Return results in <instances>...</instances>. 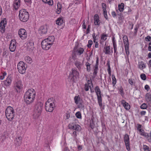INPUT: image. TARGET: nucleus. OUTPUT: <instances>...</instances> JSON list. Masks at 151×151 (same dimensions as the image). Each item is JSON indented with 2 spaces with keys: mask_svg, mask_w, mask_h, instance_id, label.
<instances>
[{
  "mask_svg": "<svg viewBox=\"0 0 151 151\" xmlns=\"http://www.w3.org/2000/svg\"><path fill=\"white\" fill-rule=\"evenodd\" d=\"M54 40L55 37L54 36H49L43 40L41 42L42 49L46 50H49L53 44Z\"/></svg>",
  "mask_w": 151,
  "mask_h": 151,
  "instance_id": "3",
  "label": "nucleus"
},
{
  "mask_svg": "<svg viewBox=\"0 0 151 151\" xmlns=\"http://www.w3.org/2000/svg\"><path fill=\"white\" fill-rule=\"evenodd\" d=\"M25 60L26 62L30 64L31 63L32 61V58L28 56H26L25 58Z\"/></svg>",
  "mask_w": 151,
  "mask_h": 151,
  "instance_id": "34",
  "label": "nucleus"
},
{
  "mask_svg": "<svg viewBox=\"0 0 151 151\" xmlns=\"http://www.w3.org/2000/svg\"><path fill=\"white\" fill-rule=\"evenodd\" d=\"M20 0H14L13 3V9L17 10L20 6Z\"/></svg>",
  "mask_w": 151,
  "mask_h": 151,
  "instance_id": "23",
  "label": "nucleus"
},
{
  "mask_svg": "<svg viewBox=\"0 0 151 151\" xmlns=\"http://www.w3.org/2000/svg\"><path fill=\"white\" fill-rule=\"evenodd\" d=\"M137 130L141 129L142 125L139 124H137Z\"/></svg>",
  "mask_w": 151,
  "mask_h": 151,
  "instance_id": "62",
  "label": "nucleus"
},
{
  "mask_svg": "<svg viewBox=\"0 0 151 151\" xmlns=\"http://www.w3.org/2000/svg\"><path fill=\"white\" fill-rule=\"evenodd\" d=\"M146 68V64L143 61L138 63V68L140 70H142Z\"/></svg>",
  "mask_w": 151,
  "mask_h": 151,
  "instance_id": "27",
  "label": "nucleus"
},
{
  "mask_svg": "<svg viewBox=\"0 0 151 151\" xmlns=\"http://www.w3.org/2000/svg\"><path fill=\"white\" fill-rule=\"evenodd\" d=\"M69 128L71 129H73L76 131H79L81 129V127L78 124L74 125L69 124Z\"/></svg>",
  "mask_w": 151,
  "mask_h": 151,
  "instance_id": "22",
  "label": "nucleus"
},
{
  "mask_svg": "<svg viewBox=\"0 0 151 151\" xmlns=\"http://www.w3.org/2000/svg\"><path fill=\"white\" fill-rule=\"evenodd\" d=\"M95 90L96 94L97 96L98 103L100 107H101L102 106V98L101 94L100 89L98 86H96L95 88Z\"/></svg>",
  "mask_w": 151,
  "mask_h": 151,
  "instance_id": "7",
  "label": "nucleus"
},
{
  "mask_svg": "<svg viewBox=\"0 0 151 151\" xmlns=\"http://www.w3.org/2000/svg\"><path fill=\"white\" fill-rule=\"evenodd\" d=\"M87 84H88V85L90 86L92 85V86L93 87V84L91 79L89 80L88 81L87 83Z\"/></svg>",
  "mask_w": 151,
  "mask_h": 151,
  "instance_id": "57",
  "label": "nucleus"
},
{
  "mask_svg": "<svg viewBox=\"0 0 151 151\" xmlns=\"http://www.w3.org/2000/svg\"><path fill=\"white\" fill-rule=\"evenodd\" d=\"M89 88H90L91 90V86L88 85L87 84H85V87H84V89L85 91H88L89 89Z\"/></svg>",
  "mask_w": 151,
  "mask_h": 151,
  "instance_id": "44",
  "label": "nucleus"
},
{
  "mask_svg": "<svg viewBox=\"0 0 151 151\" xmlns=\"http://www.w3.org/2000/svg\"><path fill=\"white\" fill-rule=\"evenodd\" d=\"M23 86L22 81L19 80L14 83V88L17 92L19 93L22 90Z\"/></svg>",
  "mask_w": 151,
  "mask_h": 151,
  "instance_id": "11",
  "label": "nucleus"
},
{
  "mask_svg": "<svg viewBox=\"0 0 151 151\" xmlns=\"http://www.w3.org/2000/svg\"><path fill=\"white\" fill-rule=\"evenodd\" d=\"M29 15L25 10L22 9L19 12V17L20 20L24 22H27L29 19Z\"/></svg>",
  "mask_w": 151,
  "mask_h": 151,
  "instance_id": "5",
  "label": "nucleus"
},
{
  "mask_svg": "<svg viewBox=\"0 0 151 151\" xmlns=\"http://www.w3.org/2000/svg\"><path fill=\"white\" fill-rule=\"evenodd\" d=\"M6 21L5 20H2L0 23V27L6 26Z\"/></svg>",
  "mask_w": 151,
  "mask_h": 151,
  "instance_id": "46",
  "label": "nucleus"
},
{
  "mask_svg": "<svg viewBox=\"0 0 151 151\" xmlns=\"http://www.w3.org/2000/svg\"><path fill=\"white\" fill-rule=\"evenodd\" d=\"M84 51L83 48H79L77 50L76 52L78 55H80L83 54Z\"/></svg>",
  "mask_w": 151,
  "mask_h": 151,
  "instance_id": "33",
  "label": "nucleus"
},
{
  "mask_svg": "<svg viewBox=\"0 0 151 151\" xmlns=\"http://www.w3.org/2000/svg\"><path fill=\"white\" fill-rule=\"evenodd\" d=\"M36 95V92L33 88L28 89L24 95V99L27 104H30L34 101Z\"/></svg>",
  "mask_w": 151,
  "mask_h": 151,
  "instance_id": "2",
  "label": "nucleus"
},
{
  "mask_svg": "<svg viewBox=\"0 0 151 151\" xmlns=\"http://www.w3.org/2000/svg\"><path fill=\"white\" fill-rule=\"evenodd\" d=\"M112 84L113 86L114 87L115 86V84L116 83V80L115 78V76L113 74L112 75Z\"/></svg>",
  "mask_w": 151,
  "mask_h": 151,
  "instance_id": "35",
  "label": "nucleus"
},
{
  "mask_svg": "<svg viewBox=\"0 0 151 151\" xmlns=\"http://www.w3.org/2000/svg\"><path fill=\"white\" fill-rule=\"evenodd\" d=\"M63 23V20L61 18H58L56 21V24L58 25H61Z\"/></svg>",
  "mask_w": 151,
  "mask_h": 151,
  "instance_id": "32",
  "label": "nucleus"
},
{
  "mask_svg": "<svg viewBox=\"0 0 151 151\" xmlns=\"http://www.w3.org/2000/svg\"><path fill=\"white\" fill-rule=\"evenodd\" d=\"M75 103L77 105L78 108H81L83 107L82 104V99L79 96H76L74 97Z\"/></svg>",
  "mask_w": 151,
  "mask_h": 151,
  "instance_id": "13",
  "label": "nucleus"
},
{
  "mask_svg": "<svg viewBox=\"0 0 151 151\" xmlns=\"http://www.w3.org/2000/svg\"><path fill=\"white\" fill-rule=\"evenodd\" d=\"M86 66V67L87 70L88 72H90L91 70L90 64L88 62H87L85 64Z\"/></svg>",
  "mask_w": 151,
  "mask_h": 151,
  "instance_id": "39",
  "label": "nucleus"
},
{
  "mask_svg": "<svg viewBox=\"0 0 151 151\" xmlns=\"http://www.w3.org/2000/svg\"><path fill=\"white\" fill-rule=\"evenodd\" d=\"M119 94L122 96H123L124 95V89L122 88L121 87L119 89Z\"/></svg>",
  "mask_w": 151,
  "mask_h": 151,
  "instance_id": "42",
  "label": "nucleus"
},
{
  "mask_svg": "<svg viewBox=\"0 0 151 151\" xmlns=\"http://www.w3.org/2000/svg\"><path fill=\"white\" fill-rule=\"evenodd\" d=\"M93 70V75L95 76H96L98 73V66H97V65H95Z\"/></svg>",
  "mask_w": 151,
  "mask_h": 151,
  "instance_id": "38",
  "label": "nucleus"
},
{
  "mask_svg": "<svg viewBox=\"0 0 151 151\" xmlns=\"http://www.w3.org/2000/svg\"><path fill=\"white\" fill-rule=\"evenodd\" d=\"M142 132L140 133V134L142 136H144L147 139L149 137V134L147 133H145L144 132L143 130H142Z\"/></svg>",
  "mask_w": 151,
  "mask_h": 151,
  "instance_id": "37",
  "label": "nucleus"
},
{
  "mask_svg": "<svg viewBox=\"0 0 151 151\" xmlns=\"http://www.w3.org/2000/svg\"><path fill=\"white\" fill-rule=\"evenodd\" d=\"M12 81V78L10 76H8L6 79L3 81L4 85L6 87L10 86Z\"/></svg>",
  "mask_w": 151,
  "mask_h": 151,
  "instance_id": "17",
  "label": "nucleus"
},
{
  "mask_svg": "<svg viewBox=\"0 0 151 151\" xmlns=\"http://www.w3.org/2000/svg\"><path fill=\"white\" fill-rule=\"evenodd\" d=\"M128 82L131 85L134 86L135 87H136L135 85V82H134L133 80H132V79H129L128 80Z\"/></svg>",
  "mask_w": 151,
  "mask_h": 151,
  "instance_id": "40",
  "label": "nucleus"
},
{
  "mask_svg": "<svg viewBox=\"0 0 151 151\" xmlns=\"http://www.w3.org/2000/svg\"><path fill=\"white\" fill-rule=\"evenodd\" d=\"M94 24L96 25H100L101 21L99 19V16L98 14H95L94 17Z\"/></svg>",
  "mask_w": 151,
  "mask_h": 151,
  "instance_id": "24",
  "label": "nucleus"
},
{
  "mask_svg": "<svg viewBox=\"0 0 151 151\" xmlns=\"http://www.w3.org/2000/svg\"><path fill=\"white\" fill-rule=\"evenodd\" d=\"M83 24L82 25V27H83V28L84 29H86V21L85 20H83Z\"/></svg>",
  "mask_w": 151,
  "mask_h": 151,
  "instance_id": "52",
  "label": "nucleus"
},
{
  "mask_svg": "<svg viewBox=\"0 0 151 151\" xmlns=\"http://www.w3.org/2000/svg\"><path fill=\"white\" fill-rule=\"evenodd\" d=\"M103 13L104 17L107 20L108 18L107 14V11H105V12H103Z\"/></svg>",
  "mask_w": 151,
  "mask_h": 151,
  "instance_id": "56",
  "label": "nucleus"
},
{
  "mask_svg": "<svg viewBox=\"0 0 151 151\" xmlns=\"http://www.w3.org/2000/svg\"><path fill=\"white\" fill-rule=\"evenodd\" d=\"M146 100L149 104H151V95L149 93H147L145 96Z\"/></svg>",
  "mask_w": 151,
  "mask_h": 151,
  "instance_id": "29",
  "label": "nucleus"
},
{
  "mask_svg": "<svg viewBox=\"0 0 151 151\" xmlns=\"http://www.w3.org/2000/svg\"><path fill=\"white\" fill-rule=\"evenodd\" d=\"M93 42L92 40H88V44L87 45V46L88 48H90L91 47V45H92Z\"/></svg>",
  "mask_w": 151,
  "mask_h": 151,
  "instance_id": "48",
  "label": "nucleus"
},
{
  "mask_svg": "<svg viewBox=\"0 0 151 151\" xmlns=\"http://www.w3.org/2000/svg\"><path fill=\"white\" fill-rule=\"evenodd\" d=\"M124 142L127 150L128 151L130 150L129 147V139L128 135L127 134H125L124 137Z\"/></svg>",
  "mask_w": 151,
  "mask_h": 151,
  "instance_id": "15",
  "label": "nucleus"
},
{
  "mask_svg": "<svg viewBox=\"0 0 151 151\" xmlns=\"http://www.w3.org/2000/svg\"><path fill=\"white\" fill-rule=\"evenodd\" d=\"M120 12H122L124 10V4L123 3H121L118 6Z\"/></svg>",
  "mask_w": 151,
  "mask_h": 151,
  "instance_id": "36",
  "label": "nucleus"
},
{
  "mask_svg": "<svg viewBox=\"0 0 151 151\" xmlns=\"http://www.w3.org/2000/svg\"><path fill=\"white\" fill-rule=\"evenodd\" d=\"M121 104L124 107L125 109L126 110H129L130 109V106L128 103L126 102L124 100H122L121 101Z\"/></svg>",
  "mask_w": 151,
  "mask_h": 151,
  "instance_id": "26",
  "label": "nucleus"
},
{
  "mask_svg": "<svg viewBox=\"0 0 151 151\" xmlns=\"http://www.w3.org/2000/svg\"><path fill=\"white\" fill-rule=\"evenodd\" d=\"M6 73L5 72L3 73L2 76H0V79L1 80H3L5 76L6 75Z\"/></svg>",
  "mask_w": 151,
  "mask_h": 151,
  "instance_id": "49",
  "label": "nucleus"
},
{
  "mask_svg": "<svg viewBox=\"0 0 151 151\" xmlns=\"http://www.w3.org/2000/svg\"><path fill=\"white\" fill-rule=\"evenodd\" d=\"M74 2L75 4H78L81 3V1L80 0H74Z\"/></svg>",
  "mask_w": 151,
  "mask_h": 151,
  "instance_id": "55",
  "label": "nucleus"
},
{
  "mask_svg": "<svg viewBox=\"0 0 151 151\" xmlns=\"http://www.w3.org/2000/svg\"><path fill=\"white\" fill-rule=\"evenodd\" d=\"M14 111L13 108L8 106L5 111V115L7 119L10 121H12L14 116Z\"/></svg>",
  "mask_w": 151,
  "mask_h": 151,
  "instance_id": "6",
  "label": "nucleus"
},
{
  "mask_svg": "<svg viewBox=\"0 0 151 151\" xmlns=\"http://www.w3.org/2000/svg\"><path fill=\"white\" fill-rule=\"evenodd\" d=\"M93 41L94 42H96V36H95V33H93Z\"/></svg>",
  "mask_w": 151,
  "mask_h": 151,
  "instance_id": "59",
  "label": "nucleus"
},
{
  "mask_svg": "<svg viewBox=\"0 0 151 151\" xmlns=\"http://www.w3.org/2000/svg\"><path fill=\"white\" fill-rule=\"evenodd\" d=\"M76 117L78 119H81L82 118L81 114L80 111L77 112L75 114Z\"/></svg>",
  "mask_w": 151,
  "mask_h": 151,
  "instance_id": "41",
  "label": "nucleus"
},
{
  "mask_svg": "<svg viewBox=\"0 0 151 151\" xmlns=\"http://www.w3.org/2000/svg\"><path fill=\"white\" fill-rule=\"evenodd\" d=\"M27 66L23 61H20L18 64L17 69L19 72L21 74L25 73Z\"/></svg>",
  "mask_w": 151,
  "mask_h": 151,
  "instance_id": "9",
  "label": "nucleus"
},
{
  "mask_svg": "<svg viewBox=\"0 0 151 151\" xmlns=\"http://www.w3.org/2000/svg\"><path fill=\"white\" fill-rule=\"evenodd\" d=\"M147 105L145 104H143L140 106V108L142 109H145L147 108Z\"/></svg>",
  "mask_w": 151,
  "mask_h": 151,
  "instance_id": "50",
  "label": "nucleus"
},
{
  "mask_svg": "<svg viewBox=\"0 0 151 151\" xmlns=\"http://www.w3.org/2000/svg\"><path fill=\"white\" fill-rule=\"evenodd\" d=\"M28 50L30 51L33 50L34 48V43L32 41H29L27 43Z\"/></svg>",
  "mask_w": 151,
  "mask_h": 151,
  "instance_id": "20",
  "label": "nucleus"
},
{
  "mask_svg": "<svg viewBox=\"0 0 151 151\" xmlns=\"http://www.w3.org/2000/svg\"><path fill=\"white\" fill-rule=\"evenodd\" d=\"M148 49L149 51H151V40L149 44V46L148 47Z\"/></svg>",
  "mask_w": 151,
  "mask_h": 151,
  "instance_id": "64",
  "label": "nucleus"
},
{
  "mask_svg": "<svg viewBox=\"0 0 151 151\" xmlns=\"http://www.w3.org/2000/svg\"><path fill=\"white\" fill-rule=\"evenodd\" d=\"M146 113V112L144 111H141L140 112V114L141 115V116H144Z\"/></svg>",
  "mask_w": 151,
  "mask_h": 151,
  "instance_id": "60",
  "label": "nucleus"
},
{
  "mask_svg": "<svg viewBox=\"0 0 151 151\" xmlns=\"http://www.w3.org/2000/svg\"><path fill=\"white\" fill-rule=\"evenodd\" d=\"M140 77L143 80H145L146 79V76L144 73H142Z\"/></svg>",
  "mask_w": 151,
  "mask_h": 151,
  "instance_id": "47",
  "label": "nucleus"
},
{
  "mask_svg": "<svg viewBox=\"0 0 151 151\" xmlns=\"http://www.w3.org/2000/svg\"><path fill=\"white\" fill-rule=\"evenodd\" d=\"M107 35L106 34H103L101 35V39L100 40V43L102 44V43L107 39Z\"/></svg>",
  "mask_w": 151,
  "mask_h": 151,
  "instance_id": "28",
  "label": "nucleus"
},
{
  "mask_svg": "<svg viewBox=\"0 0 151 151\" xmlns=\"http://www.w3.org/2000/svg\"><path fill=\"white\" fill-rule=\"evenodd\" d=\"M104 52L106 55H109L110 53H113L112 48L111 49L110 46H106L104 48Z\"/></svg>",
  "mask_w": 151,
  "mask_h": 151,
  "instance_id": "18",
  "label": "nucleus"
},
{
  "mask_svg": "<svg viewBox=\"0 0 151 151\" xmlns=\"http://www.w3.org/2000/svg\"><path fill=\"white\" fill-rule=\"evenodd\" d=\"M102 7L103 12H105V11H107L106 10V5L105 3H102Z\"/></svg>",
  "mask_w": 151,
  "mask_h": 151,
  "instance_id": "43",
  "label": "nucleus"
},
{
  "mask_svg": "<svg viewBox=\"0 0 151 151\" xmlns=\"http://www.w3.org/2000/svg\"><path fill=\"white\" fill-rule=\"evenodd\" d=\"M112 41L113 44V47L114 50V54H116L117 55L118 52L117 51V46L116 40L115 39L114 37H112Z\"/></svg>",
  "mask_w": 151,
  "mask_h": 151,
  "instance_id": "19",
  "label": "nucleus"
},
{
  "mask_svg": "<svg viewBox=\"0 0 151 151\" xmlns=\"http://www.w3.org/2000/svg\"><path fill=\"white\" fill-rule=\"evenodd\" d=\"M48 27L47 25L41 26L39 29L38 32L41 35H43L46 34L47 32V31Z\"/></svg>",
  "mask_w": 151,
  "mask_h": 151,
  "instance_id": "14",
  "label": "nucleus"
},
{
  "mask_svg": "<svg viewBox=\"0 0 151 151\" xmlns=\"http://www.w3.org/2000/svg\"><path fill=\"white\" fill-rule=\"evenodd\" d=\"M57 9L56 12L58 14H59L61 11L62 6L61 4L59 3L57 4Z\"/></svg>",
  "mask_w": 151,
  "mask_h": 151,
  "instance_id": "30",
  "label": "nucleus"
},
{
  "mask_svg": "<svg viewBox=\"0 0 151 151\" xmlns=\"http://www.w3.org/2000/svg\"><path fill=\"white\" fill-rule=\"evenodd\" d=\"M54 100L52 98L48 99L46 102L45 109L46 111L49 112H52L55 107Z\"/></svg>",
  "mask_w": 151,
  "mask_h": 151,
  "instance_id": "4",
  "label": "nucleus"
},
{
  "mask_svg": "<svg viewBox=\"0 0 151 151\" xmlns=\"http://www.w3.org/2000/svg\"><path fill=\"white\" fill-rule=\"evenodd\" d=\"M145 39L146 41H151V37L150 36H148L146 37Z\"/></svg>",
  "mask_w": 151,
  "mask_h": 151,
  "instance_id": "53",
  "label": "nucleus"
},
{
  "mask_svg": "<svg viewBox=\"0 0 151 151\" xmlns=\"http://www.w3.org/2000/svg\"><path fill=\"white\" fill-rule=\"evenodd\" d=\"M123 42L126 54L127 56L129 55V41L127 36L124 35L123 37Z\"/></svg>",
  "mask_w": 151,
  "mask_h": 151,
  "instance_id": "10",
  "label": "nucleus"
},
{
  "mask_svg": "<svg viewBox=\"0 0 151 151\" xmlns=\"http://www.w3.org/2000/svg\"><path fill=\"white\" fill-rule=\"evenodd\" d=\"M145 88L146 90H147V91H148L150 88L149 86L148 85H146L145 86Z\"/></svg>",
  "mask_w": 151,
  "mask_h": 151,
  "instance_id": "61",
  "label": "nucleus"
},
{
  "mask_svg": "<svg viewBox=\"0 0 151 151\" xmlns=\"http://www.w3.org/2000/svg\"><path fill=\"white\" fill-rule=\"evenodd\" d=\"M16 47V42L14 40H12L11 41L9 49L10 51L14 52L15 51Z\"/></svg>",
  "mask_w": 151,
  "mask_h": 151,
  "instance_id": "16",
  "label": "nucleus"
},
{
  "mask_svg": "<svg viewBox=\"0 0 151 151\" xmlns=\"http://www.w3.org/2000/svg\"><path fill=\"white\" fill-rule=\"evenodd\" d=\"M143 148L145 151H150V150L149 147L146 145H143Z\"/></svg>",
  "mask_w": 151,
  "mask_h": 151,
  "instance_id": "45",
  "label": "nucleus"
},
{
  "mask_svg": "<svg viewBox=\"0 0 151 151\" xmlns=\"http://www.w3.org/2000/svg\"><path fill=\"white\" fill-rule=\"evenodd\" d=\"M72 136L75 139L77 136V133L76 131H74L73 132Z\"/></svg>",
  "mask_w": 151,
  "mask_h": 151,
  "instance_id": "58",
  "label": "nucleus"
},
{
  "mask_svg": "<svg viewBox=\"0 0 151 151\" xmlns=\"http://www.w3.org/2000/svg\"><path fill=\"white\" fill-rule=\"evenodd\" d=\"M111 14L112 16L114 17H115L116 16V14L115 12L113 11L111 13Z\"/></svg>",
  "mask_w": 151,
  "mask_h": 151,
  "instance_id": "63",
  "label": "nucleus"
},
{
  "mask_svg": "<svg viewBox=\"0 0 151 151\" xmlns=\"http://www.w3.org/2000/svg\"><path fill=\"white\" fill-rule=\"evenodd\" d=\"M8 52L6 51H4L3 52L2 54V56L4 57H6L8 55Z\"/></svg>",
  "mask_w": 151,
  "mask_h": 151,
  "instance_id": "51",
  "label": "nucleus"
},
{
  "mask_svg": "<svg viewBox=\"0 0 151 151\" xmlns=\"http://www.w3.org/2000/svg\"><path fill=\"white\" fill-rule=\"evenodd\" d=\"M18 34L19 37L22 39H26L27 36V33L26 30L24 29H20L18 30Z\"/></svg>",
  "mask_w": 151,
  "mask_h": 151,
  "instance_id": "12",
  "label": "nucleus"
},
{
  "mask_svg": "<svg viewBox=\"0 0 151 151\" xmlns=\"http://www.w3.org/2000/svg\"><path fill=\"white\" fill-rule=\"evenodd\" d=\"M5 27H0V29H1V31L2 33H4L5 31Z\"/></svg>",
  "mask_w": 151,
  "mask_h": 151,
  "instance_id": "54",
  "label": "nucleus"
},
{
  "mask_svg": "<svg viewBox=\"0 0 151 151\" xmlns=\"http://www.w3.org/2000/svg\"><path fill=\"white\" fill-rule=\"evenodd\" d=\"M42 1L44 3L48 4L49 5L52 6L53 4L52 0H42Z\"/></svg>",
  "mask_w": 151,
  "mask_h": 151,
  "instance_id": "31",
  "label": "nucleus"
},
{
  "mask_svg": "<svg viewBox=\"0 0 151 151\" xmlns=\"http://www.w3.org/2000/svg\"><path fill=\"white\" fill-rule=\"evenodd\" d=\"M22 138L20 136L17 137L14 140L15 144L17 146H19L22 144Z\"/></svg>",
  "mask_w": 151,
  "mask_h": 151,
  "instance_id": "21",
  "label": "nucleus"
},
{
  "mask_svg": "<svg viewBox=\"0 0 151 151\" xmlns=\"http://www.w3.org/2000/svg\"><path fill=\"white\" fill-rule=\"evenodd\" d=\"M43 103L37 101L35 103L32 113V116L35 119H38L41 115L43 109Z\"/></svg>",
  "mask_w": 151,
  "mask_h": 151,
  "instance_id": "1",
  "label": "nucleus"
},
{
  "mask_svg": "<svg viewBox=\"0 0 151 151\" xmlns=\"http://www.w3.org/2000/svg\"><path fill=\"white\" fill-rule=\"evenodd\" d=\"M79 75V73L77 70L73 69L72 73L69 75V78L71 81L75 82L77 80V78L78 77Z\"/></svg>",
  "mask_w": 151,
  "mask_h": 151,
  "instance_id": "8",
  "label": "nucleus"
},
{
  "mask_svg": "<svg viewBox=\"0 0 151 151\" xmlns=\"http://www.w3.org/2000/svg\"><path fill=\"white\" fill-rule=\"evenodd\" d=\"M74 64L78 70H81L83 65V64L82 63L78 60H77L75 61Z\"/></svg>",
  "mask_w": 151,
  "mask_h": 151,
  "instance_id": "25",
  "label": "nucleus"
}]
</instances>
